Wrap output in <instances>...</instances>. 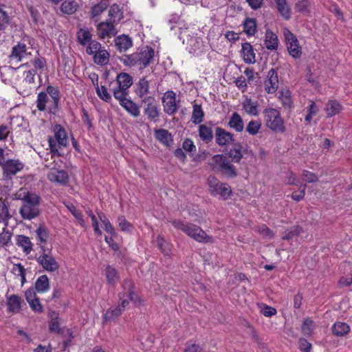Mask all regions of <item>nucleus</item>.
Returning <instances> with one entry per match:
<instances>
[{"label":"nucleus","instance_id":"61","mask_svg":"<svg viewBox=\"0 0 352 352\" xmlns=\"http://www.w3.org/2000/svg\"><path fill=\"white\" fill-rule=\"evenodd\" d=\"M24 75V80L23 82L32 85L34 83V77L36 75V70L35 69H29L28 71H25L23 73Z\"/></svg>","mask_w":352,"mask_h":352},{"label":"nucleus","instance_id":"53","mask_svg":"<svg viewBox=\"0 0 352 352\" xmlns=\"http://www.w3.org/2000/svg\"><path fill=\"white\" fill-rule=\"evenodd\" d=\"M86 52L89 55H95L98 51L102 49L101 44L97 41L92 40L87 44Z\"/></svg>","mask_w":352,"mask_h":352},{"label":"nucleus","instance_id":"63","mask_svg":"<svg viewBox=\"0 0 352 352\" xmlns=\"http://www.w3.org/2000/svg\"><path fill=\"white\" fill-rule=\"evenodd\" d=\"M107 8V5L105 3H100L96 6H94L91 8V16L93 18L99 16L105 9Z\"/></svg>","mask_w":352,"mask_h":352},{"label":"nucleus","instance_id":"59","mask_svg":"<svg viewBox=\"0 0 352 352\" xmlns=\"http://www.w3.org/2000/svg\"><path fill=\"white\" fill-rule=\"evenodd\" d=\"M302 179L307 183H315L318 181V176L309 170H305L302 172Z\"/></svg>","mask_w":352,"mask_h":352},{"label":"nucleus","instance_id":"29","mask_svg":"<svg viewBox=\"0 0 352 352\" xmlns=\"http://www.w3.org/2000/svg\"><path fill=\"white\" fill-rule=\"evenodd\" d=\"M135 91L139 98L143 99L149 92V81L145 77L140 78Z\"/></svg>","mask_w":352,"mask_h":352},{"label":"nucleus","instance_id":"47","mask_svg":"<svg viewBox=\"0 0 352 352\" xmlns=\"http://www.w3.org/2000/svg\"><path fill=\"white\" fill-rule=\"evenodd\" d=\"M105 275L108 283L111 285H114L119 278L117 270L109 265L106 267Z\"/></svg>","mask_w":352,"mask_h":352},{"label":"nucleus","instance_id":"11","mask_svg":"<svg viewBox=\"0 0 352 352\" xmlns=\"http://www.w3.org/2000/svg\"><path fill=\"white\" fill-rule=\"evenodd\" d=\"M225 154L231 159L232 162L240 163L244 155L252 154V152L251 150H248V148H244L240 142L234 141L232 143V148L229 150L227 149Z\"/></svg>","mask_w":352,"mask_h":352},{"label":"nucleus","instance_id":"10","mask_svg":"<svg viewBox=\"0 0 352 352\" xmlns=\"http://www.w3.org/2000/svg\"><path fill=\"white\" fill-rule=\"evenodd\" d=\"M284 36L289 54L294 58H300L302 54V50L296 36L288 29L284 30Z\"/></svg>","mask_w":352,"mask_h":352},{"label":"nucleus","instance_id":"33","mask_svg":"<svg viewBox=\"0 0 352 352\" xmlns=\"http://www.w3.org/2000/svg\"><path fill=\"white\" fill-rule=\"evenodd\" d=\"M244 32L248 36H254L257 31V23L255 19L246 18L243 22Z\"/></svg>","mask_w":352,"mask_h":352},{"label":"nucleus","instance_id":"40","mask_svg":"<svg viewBox=\"0 0 352 352\" xmlns=\"http://www.w3.org/2000/svg\"><path fill=\"white\" fill-rule=\"evenodd\" d=\"M324 110L327 117H332L340 112L342 110L341 104L336 100H329L326 104Z\"/></svg>","mask_w":352,"mask_h":352},{"label":"nucleus","instance_id":"31","mask_svg":"<svg viewBox=\"0 0 352 352\" xmlns=\"http://www.w3.org/2000/svg\"><path fill=\"white\" fill-rule=\"evenodd\" d=\"M228 125L230 128L234 129L236 132H241L244 128L243 119L236 112L232 113Z\"/></svg>","mask_w":352,"mask_h":352},{"label":"nucleus","instance_id":"6","mask_svg":"<svg viewBox=\"0 0 352 352\" xmlns=\"http://www.w3.org/2000/svg\"><path fill=\"white\" fill-rule=\"evenodd\" d=\"M212 169L221 171L228 177L234 178L237 175L236 168L222 154H217L212 157Z\"/></svg>","mask_w":352,"mask_h":352},{"label":"nucleus","instance_id":"14","mask_svg":"<svg viewBox=\"0 0 352 352\" xmlns=\"http://www.w3.org/2000/svg\"><path fill=\"white\" fill-rule=\"evenodd\" d=\"M47 94L50 95L51 100L48 104V112L51 114L56 115L58 109V104L60 101V91L56 87L48 85L46 88Z\"/></svg>","mask_w":352,"mask_h":352},{"label":"nucleus","instance_id":"7","mask_svg":"<svg viewBox=\"0 0 352 352\" xmlns=\"http://www.w3.org/2000/svg\"><path fill=\"white\" fill-rule=\"evenodd\" d=\"M209 190L212 196L220 195L223 199H228L232 194L228 184L219 182L216 177H208Z\"/></svg>","mask_w":352,"mask_h":352},{"label":"nucleus","instance_id":"23","mask_svg":"<svg viewBox=\"0 0 352 352\" xmlns=\"http://www.w3.org/2000/svg\"><path fill=\"white\" fill-rule=\"evenodd\" d=\"M241 52L245 63L252 64L255 63V53L253 47L250 43H244L242 44Z\"/></svg>","mask_w":352,"mask_h":352},{"label":"nucleus","instance_id":"52","mask_svg":"<svg viewBox=\"0 0 352 352\" xmlns=\"http://www.w3.org/2000/svg\"><path fill=\"white\" fill-rule=\"evenodd\" d=\"M12 236V233L4 226L2 232L0 233V247L8 246Z\"/></svg>","mask_w":352,"mask_h":352},{"label":"nucleus","instance_id":"60","mask_svg":"<svg viewBox=\"0 0 352 352\" xmlns=\"http://www.w3.org/2000/svg\"><path fill=\"white\" fill-rule=\"evenodd\" d=\"M156 242L157 244V247L161 250V252H163L164 254H166V255L168 254L169 251H170V250L168 248V245L166 242V241L164 239V238H162L160 236H158L157 237Z\"/></svg>","mask_w":352,"mask_h":352},{"label":"nucleus","instance_id":"55","mask_svg":"<svg viewBox=\"0 0 352 352\" xmlns=\"http://www.w3.org/2000/svg\"><path fill=\"white\" fill-rule=\"evenodd\" d=\"M261 123L258 121L251 120L246 126V131L252 135H254L258 133L261 129Z\"/></svg>","mask_w":352,"mask_h":352},{"label":"nucleus","instance_id":"43","mask_svg":"<svg viewBox=\"0 0 352 352\" xmlns=\"http://www.w3.org/2000/svg\"><path fill=\"white\" fill-rule=\"evenodd\" d=\"M302 232L303 229L302 227L299 226H292L285 232V234L283 236V239L287 241L292 240L293 239L298 236L300 234L302 233Z\"/></svg>","mask_w":352,"mask_h":352},{"label":"nucleus","instance_id":"26","mask_svg":"<svg viewBox=\"0 0 352 352\" xmlns=\"http://www.w3.org/2000/svg\"><path fill=\"white\" fill-rule=\"evenodd\" d=\"M278 12L285 20L291 18L292 10L287 0H274Z\"/></svg>","mask_w":352,"mask_h":352},{"label":"nucleus","instance_id":"39","mask_svg":"<svg viewBox=\"0 0 352 352\" xmlns=\"http://www.w3.org/2000/svg\"><path fill=\"white\" fill-rule=\"evenodd\" d=\"M350 331V327L345 322H336L332 327V332L336 336H344Z\"/></svg>","mask_w":352,"mask_h":352},{"label":"nucleus","instance_id":"28","mask_svg":"<svg viewBox=\"0 0 352 352\" xmlns=\"http://www.w3.org/2000/svg\"><path fill=\"white\" fill-rule=\"evenodd\" d=\"M16 244L23 249V252L30 254L32 250V243L27 236L19 234L16 236Z\"/></svg>","mask_w":352,"mask_h":352},{"label":"nucleus","instance_id":"17","mask_svg":"<svg viewBox=\"0 0 352 352\" xmlns=\"http://www.w3.org/2000/svg\"><path fill=\"white\" fill-rule=\"evenodd\" d=\"M47 179L52 182L65 186L68 183L69 176L66 170L52 168L47 174Z\"/></svg>","mask_w":352,"mask_h":352},{"label":"nucleus","instance_id":"18","mask_svg":"<svg viewBox=\"0 0 352 352\" xmlns=\"http://www.w3.org/2000/svg\"><path fill=\"white\" fill-rule=\"evenodd\" d=\"M234 141L233 134L221 127H217L215 130V142L219 146H226Z\"/></svg>","mask_w":352,"mask_h":352},{"label":"nucleus","instance_id":"9","mask_svg":"<svg viewBox=\"0 0 352 352\" xmlns=\"http://www.w3.org/2000/svg\"><path fill=\"white\" fill-rule=\"evenodd\" d=\"M144 104V113L151 121L155 122L160 116V109L157 100L153 96H146L142 100Z\"/></svg>","mask_w":352,"mask_h":352},{"label":"nucleus","instance_id":"24","mask_svg":"<svg viewBox=\"0 0 352 352\" xmlns=\"http://www.w3.org/2000/svg\"><path fill=\"white\" fill-rule=\"evenodd\" d=\"M21 298L16 294L7 296V306L9 312L17 313L21 309Z\"/></svg>","mask_w":352,"mask_h":352},{"label":"nucleus","instance_id":"51","mask_svg":"<svg viewBox=\"0 0 352 352\" xmlns=\"http://www.w3.org/2000/svg\"><path fill=\"white\" fill-rule=\"evenodd\" d=\"M315 328L314 322L309 318H305L302 324V332L305 336H311Z\"/></svg>","mask_w":352,"mask_h":352},{"label":"nucleus","instance_id":"20","mask_svg":"<svg viewBox=\"0 0 352 352\" xmlns=\"http://www.w3.org/2000/svg\"><path fill=\"white\" fill-rule=\"evenodd\" d=\"M27 46L25 43H19L14 45L12 49L9 58L10 59H14L18 62L22 61L23 58L27 56Z\"/></svg>","mask_w":352,"mask_h":352},{"label":"nucleus","instance_id":"36","mask_svg":"<svg viewBox=\"0 0 352 352\" xmlns=\"http://www.w3.org/2000/svg\"><path fill=\"white\" fill-rule=\"evenodd\" d=\"M49 330L57 334H63L64 329L60 327L58 321V314L53 311L51 315V320L49 322Z\"/></svg>","mask_w":352,"mask_h":352},{"label":"nucleus","instance_id":"2","mask_svg":"<svg viewBox=\"0 0 352 352\" xmlns=\"http://www.w3.org/2000/svg\"><path fill=\"white\" fill-rule=\"evenodd\" d=\"M154 54V50L151 47L146 45L142 47L140 51L129 55H124L123 58H120V60L126 66H138L140 69H143L153 61Z\"/></svg>","mask_w":352,"mask_h":352},{"label":"nucleus","instance_id":"50","mask_svg":"<svg viewBox=\"0 0 352 352\" xmlns=\"http://www.w3.org/2000/svg\"><path fill=\"white\" fill-rule=\"evenodd\" d=\"M92 35L88 30L80 29L78 32V40L82 45H86L91 39Z\"/></svg>","mask_w":352,"mask_h":352},{"label":"nucleus","instance_id":"64","mask_svg":"<svg viewBox=\"0 0 352 352\" xmlns=\"http://www.w3.org/2000/svg\"><path fill=\"white\" fill-rule=\"evenodd\" d=\"M299 349L301 352H310L311 344L305 338H300L298 340Z\"/></svg>","mask_w":352,"mask_h":352},{"label":"nucleus","instance_id":"1","mask_svg":"<svg viewBox=\"0 0 352 352\" xmlns=\"http://www.w3.org/2000/svg\"><path fill=\"white\" fill-rule=\"evenodd\" d=\"M14 196L15 199L23 201L19 213L23 219L31 220L40 215L39 205L41 197L38 195L21 188Z\"/></svg>","mask_w":352,"mask_h":352},{"label":"nucleus","instance_id":"38","mask_svg":"<svg viewBox=\"0 0 352 352\" xmlns=\"http://www.w3.org/2000/svg\"><path fill=\"white\" fill-rule=\"evenodd\" d=\"M109 53L106 50L102 48L94 55V62L101 66L105 65L109 63Z\"/></svg>","mask_w":352,"mask_h":352},{"label":"nucleus","instance_id":"27","mask_svg":"<svg viewBox=\"0 0 352 352\" xmlns=\"http://www.w3.org/2000/svg\"><path fill=\"white\" fill-rule=\"evenodd\" d=\"M117 87L128 90L133 85V77L128 73L121 72L116 77Z\"/></svg>","mask_w":352,"mask_h":352},{"label":"nucleus","instance_id":"37","mask_svg":"<svg viewBox=\"0 0 352 352\" xmlns=\"http://www.w3.org/2000/svg\"><path fill=\"white\" fill-rule=\"evenodd\" d=\"M36 239L41 244H45L49 238V232L44 222H41L36 230Z\"/></svg>","mask_w":352,"mask_h":352},{"label":"nucleus","instance_id":"25","mask_svg":"<svg viewBox=\"0 0 352 352\" xmlns=\"http://www.w3.org/2000/svg\"><path fill=\"white\" fill-rule=\"evenodd\" d=\"M50 288V280L47 275L40 276L34 283V291L36 293H44L47 292Z\"/></svg>","mask_w":352,"mask_h":352},{"label":"nucleus","instance_id":"30","mask_svg":"<svg viewBox=\"0 0 352 352\" xmlns=\"http://www.w3.org/2000/svg\"><path fill=\"white\" fill-rule=\"evenodd\" d=\"M242 106L245 111L252 116H258V102L257 100L253 101L251 98H246L243 102Z\"/></svg>","mask_w":352,"mask_h":352},{"label":"nucleus","instance_id":"32","mask_svg":"<svg viewBox=\"0 0 352 352\" xmlns=\"http://www.w3.org/2000/svg\"><path fill=\"white\" fill-rule=\"evenodd\" d=\"M198 131L199 136L203 142L209 143L213 140V132L211 127L206 124H200Z\"/></svg>","mask_w":352,"mask_h":352},{"label":"nucleus","instance_id":"44","mask_svg":"<svg viewBox=\"0 0 352 352\" xmlns=\"http://www.w3.org/2000/svg\"><path fill=\"white\" fill-rule=\"evenodd\" d=\"M109 16H110V20H111L113 23L118 24L122 18V12H121L119 6L114 4L109 10Z\"/></svg>","mask_w":352,"mask_h":352},{"label":"nucleus","instance_id":"48","mask_svg":"<svg viewBox=\"0 0 352 352\" xmlns=\"http://www.w3.org/2000/svg\"><path fill=\"white\" fill-rule=\"evenodd\" d=\"M122 309L120 307L116 308H109L104 314V319L105 321H111L117 319L122 314Z\"/></svg>","mask_w":352,"mask_h":352},{"label":"nucleus","instance_id":"45","mask_svg":"<svg viewBox=\"0 0 352 352\" xmlns=\"http://www.w3.org/2000/svg\"><path fill=\"white\" fill-rule=\"evenodd\" d=\"M49 97L47 93L41 91L38 93L36 100V107L38 111H43L46 110L47 103H50Z\"/></svg>","mask_w":352,"mask_h":352},{"label":"nucleus","instance_id":"13","mask_svg":"<svg viewBox=\"0 0 352 352\" xmlns=\"http://www.w3.org/2000/svg\"><path fill=\"white\" fill-rule=\"evenodd\" d=\"M1 168L3 177L10 178L18 172L22 170L24 168V164L19 160H8Z\"/></svg>","mask_w":352,"mask_h":352},{"label":"nucleus","instance_id":"19","mask_svg":"<svg viewBox=\"0 0 352 352\" xmlns=\"http://www.w3.org/2000/svg\"><path fill=\"white\" fill-rule=\"evenodd\" d=\"M278 88V74L275 69L272 68L268 72L267 80L265 82V91L268 94H274Z\"/></svg>","mask_w":352,"mask_h":352},{"label":"nucleus","instance_id":"5","mask_svg":"<svg viewBox=\"0 0 352 352\" xmlns=\"http://www.w3.org/2000/svg\"><path fill=\"white\" fill-rule=\"evenodd\" d=\"M172 225L177 230L183 231L184 233L199 242L206 241V232L199 226L192 223H184L180 220H174L171 221Z\"/></svg>","mask_w":352,"mask_h":352},{"label":"nucleus","instance_id":"3","mask_svg":"<svg viewBox=\"0 0 352 352\" xmlns=\"http://www.w3.org/2000/svg\"><path fill=\"white\" fill-rule=\"evenodd\" d=\"M54 138L50 136L48 138L49 146L52 155L61 156L58 148L61 149L67 145V135L65 129L60 124H55L54 126Z\"/></svg>","mask_w":352,"mask_h":352},{"label":"nucleus","instance_id":"41","mask_svg":"<svg viewBox=\"0 0 352 352\" xmlns=\"http://www.w3.org/2000/svg\"><path fill=\"white\" fill-rule=\"evenodd\" d=\"M78 7V3L74 0H65L60 6V10L66 14L74 13Z\"/></svg>","mask_w":352,"mask_h":352},{"label":"nucleus","instance_id":"22","mask_svg":"<svg viewBox=\"0 0 352 352\" xmlns=\"http://www.w3.org/2000/svg\"><path fill=\"white\" fill-rule=\"evenodd\" d=\"M114 41L117 50L120 52H126L133 45L131 38L126 34H122L116 37Z\"/></svg>","mask_w":352,"mask_h":352},{"label":"nucleus","instance_id":"57","mask_svg":"<svg viewBox=\"0 0 352 352\" xmlns=\"http://www.w3.org/2000/svg\"><path fill=\"white\" fill-rule=\"evenodd\" d=\"M310 2L309 0H300L295 4V10L298 12L304 13L309 12Z\"/></svg>","mask_w":352,"mask_h":352},{"label":"nucleus","instance_id":"34","mask_svg":"<svg viewBox=\"0 0 352 352\" xmlns=\"http://www.w3.org/2000/svg\"><path fill=\"white\" fill-rule=\"evenodd\" d=\"M278 37L270 30L265 33V45L267 50H275L278 48Z\"/></svg>","mask_w":352,"mask_h":352},{"label":"nucleus","instance_id":"54","mask_svg":"<svg viewBox=\"0 0 352 352\" xmlns=\"http://www.w3.org/2000/svg\"><path fill=\"white\" fill-rule=\"evenodd\" d=\"M118 223L121 231L130 232L133 228V225L126 221L124 215L118 217Z\"/></svg>","mask_w":352,"mask_h":352},{"label":"nucleus","instance_id":"42","mask_svg":"<svg viewBox=\"0 0 352 352\" xmlns=\"http://www.w3.org/2000/svg\"><path fill=\"white\" fill-rule=\"evenodd\" d=\"M121 106L133 117L137 118L140 116L139 107L133 100L127 99L126 101L121 103Z\"/></svg>","mask_w":352,"mask_h":352},{"label":"nucleus","instance_id":"15","mask_svg":"<svg viewBox=\"0 0 352 352\" xmlns=\"http://www.w3.org/2000/svg\"><path fill=\"white\" fill-rule=\"evenodd\" d=\"M25 298L28 302L31 309L38 314L43 312V307L40 302L39 298L34 291L33 287H30L25 292Z\"/></svg>","mask_w":352,"mask_h":352},{"label":"nucleus","instance_id":"46","mask_svg":"<svg viewBox=\"0 0 352 352\" xmlns=\"http://www.w3.org/2000/svg\"><path fill=\"white\" fill-rule=\"evenodd\" d=\"M12 217L9 212L8 206L5 202H1L0 204V223H3L4 226H8V221Z\"/></svg>","mask_w":352,"mask_h":352},{"label":"nucleus","instance_id":"35","mask_svg":"<svg viewBox=\"0 0 352 352\" xmlns=\"http://www.w3.org/2000/svg\"><path fill=\"white\" fill-rule=\"evenodd\" d=\"M204 112L201 104H195L192 106L191 121L195 124H199L204 121Z\"/></svg>","mask_w":352,"mask_h":352},{"label":"nucleus","instance_id":"21","mask_svg":"<svg viewBox=\"0 0 352 352\" xmlns=\"http://www.w3.org/2000/svg\"><path fill=\"white\" fill-rule=\"evenodd\" d=\"M155 137L160 143L166 146H170L173 142L172 134L166 129H155Z\"/></svg>","mask_w":352,"mask_h":352},{"label":"nucleus","instance_id":"8","mask_svg":"<svg viewBox=\"0 0 352 352\" xmlns=\"http://www.w3.org/2000/svg\"><path fill=\"white\" fill-rule=\"evenodd\" d=\"M42 253L36 258L38 263L47 272H54L59 269V264L52 255L51 250L47 252L43 245H41Z\"/></svg>","mask_w":352,"mask_h":352},{"label":"nucleus","instance_id":"56","mask_svg":"<svg viewBox=\"0 0 352 352\" xmlns=\"http://www.w3.org/2000/svg\"><path fill=\"white\" fill-rule=\"evenodd\" d=\"M182 148L186 152L190 153V155L193 157L196 151V146L192 140L190 138H186L182 143Z\"/></svg>","mask_w":352,"mask_h":352},{"label":"nucleus","instance_id":"12","mask_svg":"<svg viewBox=\"0 0 352 352\" xmlns=\"http://www.w3.org/2000/svg\"><path fill=\"white\" fill-rule=\"evenodd\" d=\"M162 100L164 111L166 114L172 116L177 112L178 104L176 102V94L173 91L169 90L166 91L164 94Z\"/></svg>","mask_w":352,"mask_h":352},{"label":"nucleus","instance_id":"4","mask_svg":"<svg viewBox=\"0 0 352 352\" xmlns=\"http://www.w3.org/2000/svg\"><path fill=\"white\" fill-rule=\"evenodd\" d=\"M266 126L276 133H283L285 131L284 121L280 113L276 109L268 108L263 110Z\"/></svg>","mask_w":352,"mask_h":352},{"label":"nucleus","instance_id":"62","mask_svg":"<svg viewBox=\"0 0 352 352\" xmlns=\"http://www.w3.org/2000/svg\"><path fill=\"white\" fill-rule=\"evenodd\" d=\"M306 186V184H300V187L302 188V189L299 192H294L291 195L292 199L296 201L302 200L305 195Z\"/></svg>","mask_w":352,"mask_h":352},{"label":"nucleus","instance_id":"49","mask_svg":"<svg viewBox=\"0 0 352 352\" xmlns=\"http://www.w3.org/2000/svg\"><path fill=\"white\" fill-rule=\"evenodd\" d=\"M112 92L114 98L119 101L120 105L121 103L122 104L128 99L126 96L129 95V90L122 89V88L116 87L112 89Z\"/></svg>","mask_w":352,"mask_h":352},{"label":"nucleus","instance_id":"16","mask_svg":"<svg viewBox=\"0 0 352 352\" xmlns=\"http://www.w3.org/2000/svg\"><path fill=\"white\" fill-rule=\"evenodd\" d=\"M115 24L111 22V20L100 23L97 25L98 37L100 38H104L106 36L110 38L114 36L118 33Z\"/></svg>","mask_w":352,"mask_h":352},{"label":"nucleus","instance_id":"58","mask_svg":"<svg viewBox=\"0 0 352 352\" xmlns=\"http://www.w3.org/2000/svg\"><path fill=\"white\" fill-rule=\"evenodd\" d=\"M98 96L105 102H109L111 99V95L108 93L105 86L96 87Z\"/></svg>","mask_w":352,"mask_h":352}]
</instances>
